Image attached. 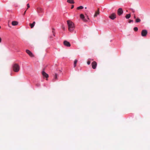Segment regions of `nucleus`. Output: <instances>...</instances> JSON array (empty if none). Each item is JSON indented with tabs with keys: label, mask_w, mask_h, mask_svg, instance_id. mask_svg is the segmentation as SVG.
<instances>
[{
	"label": "nucleus",
	"mask_w": 150,
	"mask_h": 150,
	"mask_svg": "<svg viewBox=\"0 0 150 150\" xmlns=\"http://www.w3.org/2000/svg\"><path fill=\"white\" fill-rule=\"evenodd\" d=\"M26 52L29 55V56L31 57H34V55L32 53V52L29 50H26Z\"/></svg>",
	"instance_id": "39448f33"
},
{
	"label": "nucleus",
	"mask_w": 150,
	"mask_h": 150,
	"mask_svg": "<svg viewBox=\"0 0 150 150\" xmlns=\"http://www.w3.org/2000/svg\"><path fill=\"white\" fill-rule=\"evenodd\" d=\"M147 34V31L146 30H143L141 32V35L143 37L146 36Z\"/></svg>",
	"instance_id": "7ed1b4c3"
},
{
	"label": "nucleus",
	"mask_w": 150,
	"mask_h": 150,
	"mask_svg": "<svg viewBox=\"0 0 150 150\" xmlns=\"http://www.w3.org/2000/svg\"><path fill=\"white\" fill-rule=\"evenodd\" d=\"M131 17V15L130 14H127L125 16V18L127 19H128L129 18Z\"/></svg>",
	"instance_id": "dca6fc26"
},
{
	"label": "nucleus",
	"mask_w": 150,
	"mask_h": 150,
	"mask_svg": "<svg viewBox=\"0 0 150 150\" xmlns=\"http://www.w3.org/2000/svg\"><path fill=\"white\" fill-rule=\"evenodd\" d=\"M136 18V17L135 16V15H134V18Z\"/></svg>",
	"instance_id": "2f4dec72"
},
{
	"label": "nucleus",
	"mask_w": 150,
	"mask_h": 150,
	"mask_svg": "<svg viewBox=\"0 0 150 150\" xmlns=\"http://www.w3.org/2000/svg\"><path fill=\"white\" fill-rule=\"evenodd\" d=\"M133 12H134V11H133Z\"/></svg>",
	"instance_id": "473e14b6"
},
{
	"label": "nucleus",
	"mask_w": 150,
	"mask_h": 150,
	"mask_svg": "<svg viewBox=\"0 0 150 150\" xmlns=\"http://www.w3.org/2000/svg\"><path fill=\"white\" fill-rule=\"evenodd\" d=\"M62 29H63L64 30V29H65V28H64V27L63 26H62Z\"/></svg>",
	"instance_id": "c85d7f7f"
},
{
	"label": "nucleus",
	"mask_w": 150,
	"mask_h": 150,
	"mask_svg": "<svg viewBox=\"0 0 150 150\" xmlns=\"http://www.w3.org/2000/svg\"><path fill=\"white\" fill-rule=\"evenodd\" d=\"M63 43L64 45L66 46L69 47L71 46V45L70 43L66 40L64 41Z\"/></svg>",
	"instance_id": "1a4fd4ad"
},
{
	"label": "nucleus",
	"mask_w": 150,
	"mask_h": 150,
	"mask_svg": "<svg viewBox=\"0 0 150 150\" xmlns=\"http://www.w3.org/2000/svg\"><path fill=\"white\" fill-rule=\"evenodd\" d=\"M74 5H72L71 6V9H72V8H74Z\"/></svg>",
	"instance_id": "bb28decb"
},
{
	"label": "nucleus",
	"mask_w": 150,
	"mask_h": 150,
	"mask_svg": "<svg viewBox=\"0 0 150 150\" xmlns=\"http://www.w3.org/2000/svg\"><path fill=\"white\" fill-rule=\"evenodd\" d=\"M67 2L71 4L74 3V1L73 0H67Z\"/></svg>",
	"instance_id": "2eb2a0df"
},
{
	"label": "nucleus",
	"mask_w": 150,
	"mask_h": 150,
	"mask_svg": "<svg viewBox=\"0 0 150 150\" xmlns=\"http://www.w3.org/2000/svg\"><path fill=\"white\" fill-rule=\"evenodd\" d=\"M87 18L88 20L89 19V18H88V16H87Z\"/></svg>",
	"instance_id": "7c9ffc66"
},
{
	"label": "nucleus",
	"mask_w": 150,
	"mask_h": 150,
	"mask_svg": "<svg viewBox=\"0 0 150 150\" xmlns=\"http://www.w3.org/2000/svg\"><path fill=\"white\" fill-rule=\"evenodd\" d=\"M26 10L25 11V12H24V13H23V15H25V13H26Z\"/></svg>",
	"instance_id": "cd10ccee"
},
{
	"label": "nucleus",
	"mask_w": 150,
	"mask_h": 150,
	"mask_svg": "<svg viewBox=\"0 0 150 150\" xmlns=\"http://www.w3.org/2000/svg\"><path fill=\"white\" fill-rule=\"evenodd\" d=\"M100 13L99 10L98 8V10L95 12V13L94 15V17L95 18L98 15H99Z\"/></svg>",
	"instance_id": "9b49d317"
},
{
	"label": "nucleus",
	"mask_w": 150,
	"mask_h": 150,
	"mask_svg": "<svg viewBox=\"0 0 150 150\" xmlns=\"http://www.w3.org/2000/svg\"><path fill=\"white\" fill-rule=\"evenodd\" d=\"M1 38L0 37V42H1Z\"/></svg>",
	"instance_id": "c756f323"
},
{
	"label": "nucleus",
	"mask_w": 150,
	"mask_h": 150,
	"mask_svg": "<svg viewBox=\"0 0 150 150\" xmlns=\"http://www.w3.org/2000/svg\"><path fill=\"white\" fill-rule=\"evenodd\" d=\"M92 68L93 69H95L96 68L97 63L95 61L91 63Z\"/></svg>",
	"instance_id": "423d86ee"
},
{
	"label": "nucleus",
	"mask_w": 150,
	"mask_h": 150,
	"mask_svg": "<svg viewBox=\"0 0 150 150\" xmlns=\"http://www.w3.org/2000/svg\"><path fill=\"white\" fill-rule=\"evenodd\" d=\"M27 8L26 9V10H27L30 7V6L29 4H27Z\"/></svg>",
	"instance_id": "5701e85b"
},
{
	"label": "nucleus",
	"mask_w": 150,
	"mask_h": 150,
	"mask_svg": "<svg viewBox=\"0 0 150 150\" xmlns=\"http://www.w3.org/2000/svg\"><path fill=\"white\" fill-rule=\"evenodd\" d=\"M12 25L13 26H16L18 24V22L16 21H13L11 23Z\"/></svg>",
	"instance_id": "ddd939ff"
},
{
	"label": "nucleus",
	"mask_w": 150,
	"mask_h": 150,
	"mask_svg": "<svg viewBox=\"0 0 150 150\" xmlns=\"http://www.w3.org/2000/svg\"><path fill=\"white\" fill-rule=\"evenodd\" d=\"M43 11V10L41 8H37V12L38 13H42Z\"/></svg>",
	"instance_id": "f8f14e48"
},
{
	"label": "nucleus",
	"mask_w": 150,
	"mask_h": 150,
	"mask_svg": "<svg viewBox=\"0 0 150 150\" xmlns=\"http://www.w3.org/2000/svg\"><path fill=\"white\" fill-rule=\"evenodd\" d=\"M80 16L81 18L83 21H84L85 22H86L88 21L87 20H86V19H85V16L83 14H81L80 15Z\"/></svg>",
	"instance_id": "6e6552de"
},
{
	"label": "nucleus",
	"mask_w": 150,
	"mask_h": 150,
	"mask_svg": "<svg viewBox=\"0 0 150 150\" xmlns=\"http://www.w3.org/2000/svg\"><path fill=\"white\" fill-rule=\"evenodd\" d=\"M67 22L68 30L70 32H73L75 28L74 23L70 20L67 21Z\"/></svg>",
	"instance_id": "f257e3e1"
},
{
	"label": "nucleus",
	"mask_w": 150,
	"mask_h": 150,
	"mask_svg": "<svg viewBox=\"0 0 150 150\" xmlns=\"http://www.w3.org/2000/svg\"><path fill=\"white\" fill-rule=\"evenodd\" d=\"M42 74L43 76L47 78L46 79V80H47V78L48 77V75L44 71H43L42 72Z\"/></svg>",
	"instance_id": "9d476101"
},
{
	"label": "nucleus",
	"mask_w": 150,
	"mask_h": 150,
	"mask_svg": "<svg viewBox=\"0 0 150 150\" xmlns=\"http://www.w3.org/2000/svg\"><path fill=\"white\" fill-rule=\"evenodd\" d=\"M109 18L112 20H114L116 18V14L115 13L111 14L109 16Z\"/></svg>",
	"instance_id": "0eeeda50"
},
{
	"label": "nucleus",
	"mask_w": 150,
	"mask_h": 150,
	"mask_svg": "<svg viewBox=\"0 0 150 150\" xmlns=\"http://www.w3.org/2000/svg\"><path fill=\"white\" fill-rule=\"evenodd\" d=\"M141 20L139 18H137L136 19L135 22L136 23H139L140 22Z\"/></svg>",
	"instance_id": "6ab92c4d"
},
{
	"label": "nucleus",
	"mask_w": 150,
	"mask_h": 150,
	"mask_svg": "<svg viewBox=\"0 0 150 150\" xmlns=\"http://www.w3.org/2000/svg\"><path fill=\"white\" fill-rule=\"evenodd\" d=\"M123 12L122 9L121 8H120L117 10V13L119 16H120L123 14Z\"/></svg>",
	"instance_id": "20e7f679"
},
{
	"label": "nucleus",
	"mask_w": 150,
	"mask_h": 150,
	"mask_svg": "<svg viewBox=\"0 0 150 150\" xmlns=\"http://www.w3.org/2000/svg\"><path fill=\"white\" fill-rule=\"evenodd\" d=\"M52 32L53 34V35L54 36H55V32L54 29L53 28H52Z\"/></svg>",
	"instance_id": "f3484780"
},
{
	"label": "nucleus",
	"mask_w": 150,
	"mask_h": 150,
	"mask_svg": "<svg viewBox=\"0 0 150 150\" xmlns=\"http://www.w3.org/2000/svg\"><path fill=\"white\" fill-rule=\"evenodd\" d=\"M90 63H91V62H90V61H87V63L88 64V65L90 64Z\"/></svg>",
	"instance_id": "b1692460"
},
{
	"label": "nucleus",
	"mask_w": 150,
	"mask_h": 150,
	"mask_svg": "<svg viewBox=\"0 0 150 150\" xmlns=\"http://www.w3.org/2000/svg\"><path fill=\"white\" fill-rule=\"evenodd\" d=\"M134 30L135 31H137L138 30V28L137 27H135L134 28Z\"/></svg>",
	"instance_id": "412c9836"
},
{
	"label": "nucleus",
	"mask_w": 150,
	"mask_h": 150,
	"mask_svg": "<svg viewBox=\"0 0 150 150\" xmlns=\"http://www.w3.org/2000/svg\"><path fill=\"white\" fill-rule=\"evenodd\" d=\"M77 62V60L76 59L74 61V67H75L76 66V64Z\"/></svg>",
	"instance_id": "a211bd4d"
},
{
	"label": "nucleus",
	"mask_w": 150,
	"mask_h": 150,
	"mask_svg": "<svg viewBox=\"0 0 150 150\" xmlns=\"http://www.w3.org/2000/svg\"><path fill=\"white\" fill-rule=\"evenodd\" d=\"M13 69L14 72H17L19 71L20 67L18 64L15 63L13 66Z\"/></svg>",
	"instance_id": "f03ea898"
},
{
	"label": "nucleus",
	"mask_w": 150,
	"mask_h": 150,
	"mask_svg": "<svg viewBox=\"0 0 150 150\" xmlns=\"http://www.w3.org/2000/svg\"><path fill=\"white\" fill-rule=\"evenodd\" d=\"M54 79L55 80L57 79V74H55L54 76Z\"/></svg>",
	"instance_id": "4be33fe9"
},
{
	"label": "nucleus",
	"mask_w": 150,
	"mask_h": 150,
	"mask_svg": "<svg viewBox=\"0 0 150 150\" xmlns=\"http://www.w3.org/2000/svg\"><path fill=\"white\" fill-rule=\"evenodd\" d=\"M35 22L34 21L32 23L29 24V25L30 26V28H33L34 27V26L35 25Z\"/></svg>",
	"instance_id": "4468645a"
},
{
	"label": "nucleus",
	"mask_w": 150,
	"mask_h": 150,
	"mask_svg": "<svg viewBox=\"0 0 150 150\" xmlns=\"http://www.w3.org/2000/svg\"><path fill=\"white\" fill-rule=\"evenodd\" d=\"M133 22V21L132 20H129V23H130L131 22Z\"/></svg>",
	"instance_id": "393cba45"
},
{
	"label": "nucleus",
	"mask_w": 150,
	"mask_h": 150,
	"mask_svg": "<svg viewBox=\"0 0 150 150\" xmlns=\"http://www.w3.org/2000/svg\"><path fill=\"white\" fill-rule=\"evenodd\" d=\"M83 7L82 6H80L79 7H78L77 8V9L78 10H79V9H83Z\"/></svg>",
	"instance_id": "aec40b11"
},
{
	"label": "nucleus",
	"mask_w": 150,
	"mask_h": 150,
	"mask_svg": "<svg viewBox=\"0 0 150 150\" xmlns=\"http://www.w3.org/2000/svg\"><path fill=\"white\" fill-rule=\"evenodd\" d=\"M53 38V37L52 36H50L49 37V38L50 39H52V38Z\"/></svg>",
	"instance_id": "a878e982"
},
{
	"label": "nucleus",
	"mask_w": 150,
	"mask_h": 150,
	"mask_svg": "<svg viewBox=\"0 0 150 150\" xmlns=\"http://www.w3.org/2000/svg\"><path fill=\"white\" fill-rule=\"evenodd\" d=\"M1 28V26H0V29Z\"/></svg>",
	"instance_id": "72a5a7b5"
}]
</instances>
